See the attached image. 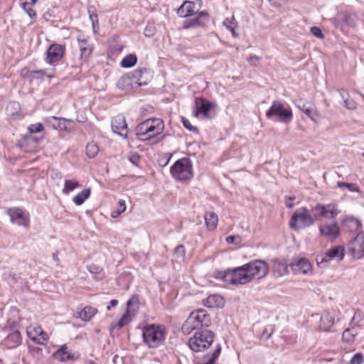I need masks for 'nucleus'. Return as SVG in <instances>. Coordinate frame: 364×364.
<instances>
[{
    "label": "nucleus",
    "instance_id": "69168bd1",
    "mask_svg": "<svg viewBox=\"0 0 364 364\" xmlns=\"http://www.w3.org/2000/svg\"><path fill=\"white\" fill-rule=\"evenodd\" d=\"M53 259L57 262H59V259H58V254L57 253H53Z\"/></svg>",
    "mask_w": 364,
    "mask_h": 364
},
{
    "label": "nucleus",
    "instance_id": "338daca9",
    "mask_svg": "<svg viewBox=\"0 0 364 364\" xmlns=\"http://www.w3.org/2000/svg\"><path fill=\"white\" fill-rule=\"evenodd\" d=\"M286 200H290L292 201L295 199V196H287L285 198Z\"/></svg>",
    "mask_w": 364,
    "mask_h": 364
},
{
    "label": "nucleus",
    "instance_id": "f8f14e48",
    "mask_svg": "<svg viewBox=\"0 0 364 364\" xmlns=\"http://www.w3.org/2000/svg\"><path fill=\"white\" fill-rule=\"evenodd\" d=\"M319 232L321 235L331 241L335 240L340 235V228L336 222L326 223L321 225Z\"/></svg>",
    "mask_w": 364,
    "mask_h": 364
},
{
    "label": "nucleus",
    "instance_id": "a211bd4d",
    "mask_svg": "<svg viewBox=\"0 0 364 364\" xmlns=\"http://www.w3.org/2000/svg\"><path fill=\"white\" fill-rule=\"evenodd\" d=\"M112 129L114 132L127 138L128 131L125 117L121 114L115 116L112 119Z\"/></svg>",
    "mask_w": 364,
    "mask_h": 364
},
{
    "label": "nucleus",
    "instance_id": "37998d69",
    "mask_svg": "<svg viewBox=\"0 0 364 364\" xmlns=\"http://www.w3.org/2000/svg\"><path fill=\"white\" fill-rule=\"evenodd\" d=\"M337 186L339 188H346L351 192H359L358 187L354 183L339 181L337 183Z\"/></svg>",
    "mask_w": 364,
    "mask_h": 364
},
{
    "label": "nucleus",
    "instance_id": "f704fd0d",
    "mask_svg": "<svg viewBox=\"0 0 364 364\" xmlns=\"http://www.w3.org/2000/svg\"><path fill=\"white\" fill-rule=\"evenodd\" d=\"M137 62V58L135 54H129L124 57L122 62L121 65L123 68H132L136 65Z\"/></svg>",
    "mask_w": 364,
    "mask_h": 364
},
{
    "label": "nucleus",
    "instance_id": "a878e982",
    "mask_svg": "<svg viewBox=\"0 0 364 364\" xmlns=\"http://www.w3.org/2000/svg\"><path fill=\"white\" fill-rule=\"evenodd\" d=\"M205 221L207 228L209 230H214L218 223V217L217 214L213 211L207 212L205 214Z\"/></svg>",
    "mask_w": 364,
    "mask_h": 364
},
{
    "label": "nucleus",
    "instance_id": "0e129e2a",
    "mask_svg": "<svg viewBox=\"0 0 364 364\" xmlns=\"http://www.w3.org/2000/svg\"><path fill=\"white\" fill-rule=\"evenodd\" d=\"M286 207L289 209H291L294 207V204L292 203L288 202L286 200Z\"/></svg>",
    "mask_w": 364,
    "mask_h": 364
},
{
    "label": "nucleus",
    "instance_id": "c03bdc74",
    "mask_svg": "<svg viewBox=\"0 0 364 364\" xmlns=\"http://www.w3.org/2000/svg\"><path fill=\"white\" fill-rule=\"evenodd\" d=\"M21 8L31 18L36 17V12L31 8L29 7L28 2H23L21 4Z\"/></svg>",
    "mask_w": 364,
    "mask_h": 364
},
{
    "label": "nucleus",
    "instance_id": "13d9d810",
    "mask_svg": "<svg viewBox=\"0 0 364 364\" xmlns=\"http://www.w3.org/2000/svg\"><path fill=\"white\" fill-rule=\"evenodd\" d=\"M90 19L92 21L93 29L95 30V26L98 25V17L97 14H90Z\"/></svg>",
    "mask_w": 364,
    "mask_h": 364
},
{
    "label": "nucleus",
    "instance_id": "dca6fc26",
    "mask_svg": "<svg viewBox=\"0 0 364 364\" xmlns=\"http://www.w3.org/2000/svg\"><path fill=\"white\" fill-rule=\"evenodd\" d=\"M210 19L209 14L206 11H200L196 18L188 19L183 22V28L188 29L197 26H204Z\"/></svg>",
    "mask_w": 364,
    "mask_h": 364
},
{
    "label": "nucleus",
    "instance_id": "680f3d73",
    "mask_svg": "<svg viewBox=\"0 0 364 364\" xmlns=\"http://www.w3.org/2000/svg\"><path fill=\"white\" fill-rule=\"evenodd\" d=\"M259 60V58L256 56V55H251L248 60L249 62L251 63V64H254L255 65V62H257Z\"/></svg>",
    "mask_w": 364,
    "mask_h": 364
},
{
    "label": "nucleus",
    "instance_id": "c756f323",
    "mask_svg": "<svg viewBox=\"0 0 364 364\" xmlns=\"http://www.w3.org/2000/svg\"><path fill=\"white\" fill-rule=\"evenodd\" d=\"M273 270L278 276H283L288 274V266L284 261H275Z\"/></svg>",
    "mask_w": 364,
    "mask_h": 364
},
{
    "label": "nucleus",
    "instance_id": "49530a36",
    "mask_svg": "<svg viewBox=\"0 0 364 364\" xmlns=\"http://www.w3.org/2000/svg\"><path fill=\"white\" fill-rule=\"evenodd\" d=\"M28 129L29 133H31V134L38 133V132H41V131H43V127L42 124L36 123V124H31L28 127Z\"/></svg>",
    "mask_w": 364,
    "mask_h": 364
},
{
    "label": "nucleus",
    "instance_id": "393cba45",
    "mask_svg": "<svg viewBox=\"0 0 364 364\" xmlns=\"http://www.w3.org/2000/svg\"><path fill=\"white\" fill-rule=\"evenodd\" d=\"M67 346L63 345L53 353V357L60 362L75 360V355L67 350Z\"/></svg>",
    "mask_w": 364,
    "mask_h": 364
},
{
    "label": "nucleus",
    "instance_id": "bb28decb",
    "mask_svg": "<svg viewBox=\"0 0 364 364\" xmlns=\"http://www.w3.org/2000/svg\"><path fill=\"white\" fill-rule=\"evenodd\" d=\"M343 223V226L350 231H356L361 228L360 221L353 217L346 218Z\"/></svg>",
    "mask_w": 364,
    "mask_h": 364
},
{
    "label": "nucleus",
    "instance_id": "f3484780",
    "mask_svg": "<svg viewBox=\"0 0 364 364\" xmlns=\"http://www.w3.org/2000/svg\"><path fill=\"white\" fill-rule=\"evenodd\" d=\"M149 74L148 69L144 68L134 70L127 75V77H122V80L125 81L127 78L132 79L135 80V82L137 83L138 85H145L148 84L149 78L147 77V75Z\"/></svg>",
    "mask_w": 364,
    "mask_h": 364
},
{
    "label": "nucleus",
    "instance_id": "5fc2aeb1",
    "mask_svg": "<svg viewBox=\"0 0 364 364\" xmlns=\"http://www.w3.org/2000/svg\"><path fill=\"white\" fill-rule=\"evenodd\" d=\"M182 122H183V126L189 131L197 132V130H198L197 128L192 126L188 119L183 117Z\"/></svg>",
    "mask_w": 364,
    "mask_h": 364
},
{
    "label": "nucleus",
    "instance_id": "4468645a",
    "mask_svg": "<svg viewBox=\"0 0 364 364\" xmlns=\"http://www.w3.org/2000/svg\"><path fill=\"white\" fill-rule=\"evenodd\" d=\"M291 269L294 274H311L313 272L311 263L306 258L294 259Z\"/></svg>",
    "mask_w": 364,
    "mask_h": 364
},
{
    "label": "nucleus",
    "instance_id": "8fccbe9b",
    "mask_svg": "<svg viewBox=\"0 0 364 364\" xmlns=\"http://www.w3.org/2000/svg\"><path fill=\"white\" fill-rule=\"evenodd\" d=\"M226 242L228 244H239L241 242V237L239 235H230L226 237Z\"/></svg>",
    "mask_w": 364,
    "mask_h": 364
},
{
    "label": "nucleus",
    "instance_id": "e2e57ef3",
    "mask_svg": "<svg viewBox=\"0 0 364 364\" xmlns=\"http://www.w3.org/2000/svg\"><path fill=\"white\" fill-rule=\"evenodd\" d=\"M144 33L146 36H151L153 35L151 31L148 28H146Z\"/></svg>",
    "mask_w": 364,
    "mask_h": 364
},
{
    "label": "nucleus",
    "instance_id": "423d86ee",
    "mask_svg": "<svg viewBox=\"0 0 364 364\" xmlns=\"http://www.w3.org/2000/svg\"><path fill=\"white\" fill-rule=\"evenodd\" d=\"M170 171L177 181L189 180L193 176L191 161L186 157L177 160L171 167Z\"/></svg>",
    "mask_w": 364,
    "mask_h": 364
},
{
    "label": "nucleus",
    "instance_id": "4c0bfd02",
    "mask_svg": "<svg viewBox=\"0 0 364 364\" xmlns=\"http://www.w3.org/2000/svg\"><path fill=\"white\" fill-rule=\"evenodd\" d=\"M297 107L305 113L309 118L314 120L313 112L314 110L311 107H308L303 101L299 100L296 104Z\"/></svg>",
    "mask_w": 364,
    "mask_h": 364
},
{
    "label": "nucleus",
    "instance_id": "0eeeda50",
    "mask_svg": "<svg viewBox=\"0 0 364 364\" xmlns=\"http://www.w3.org/2000/svg\"><path fill=\"white\" fill-rule=\"evenodd\" d=\"M266 116L269 119L276 117L281 122H289L292 118V112L290 108L285 107L280 101L275 100L267 112Z\"/></svg>",
    "mask_w": 364,
    "mask_h": 364
},
{
    "label": "nucleus",
    "instance_id": "774afa93",
    "mask_svg": "<svg viewBox=\"0 0 364 364\" xmlns=\"http://www.w3.org/2000/svg\"><path fill=\"white\" fill-rule=\"evenodd\" d=\"M85 364H97V363L92 360H87V361H85Z\"/></svg>",
    "mask_w": 364,
    "mask_h": 364
},
{
    "label": "nucleus",
    "instance_id": "4d7b16f0",
    "mask_svg": "<svg viewBox=\"0 0 364 364\" xmlns=\"http://www.w3.org/2000/svg\"><path fill=\"white\" fill-rule=\"evenodd\" d=\"M175 254L183 257L185 255V247L183 245H178L175 249Z\"/></svg>",
    "mask_w": 364,
    "mask_h": 364
},
{
    "label": "nucleus",
    "instance_id": "09e8293b",
    "mask_svg": "<svg viewBox=\"0 0 364 364\" xmlns=\"http://www.w3.org/2000/svg\"><path fill=\"white\" fill-rule=\"evenodd\" d=\"M311 32L318 38L323 39L324 38V35L323 34L321 29L317 26L311 27Z\"/></svg>",
    "mask_w": 364,
    "mask_h": 364
},
{
    "label": "nucleus",
    "instance_id": "f03ea898",
    "mask_svg": "<svg viewBox=\"0 0 364 364\" xmlns=\"http://www.w3.org/2000/svg\"><path fill=\"white\" fill-rule=\"evenodd\" d=\"M166 333L163 325L146 324L142 329L143 341L149 348H157L164 344Z\"/></svg>",
    "mask_w": 364,
    "mask_h": 364
},
{
    "label": "nucleus",
    "instance_id": "de8ad7c7",
    "mask_svg": "<svg viewBox=\"0 0 364 364\" xmlns=\"http://www.w3.org/2000/svg\"><path fill=\"white\" fill-rule=\"evenodd\" d=\"M363 362V356L360 353L355 354L350 359V364H362Z\"/></svg>",
    "mask_w": 364,
    "mask_h": 364
},
{
    "label": "nucleus",
    "instance_id": "4be33fe9",
    "mask_svg": "<svg viewBox=\"0 0 364 364\" xmlns=\"http://www.w3.org/2000/svg\"><path fill=\"white\" fill-rule=\"evenodd\" d=\"M196 4L191 1H185L177 10L179 16L185 18L196 14Z\"/></svg>",
    "mask_w": 364,
    "mask_h": 364
},
{
    "label": "nucleus",
    "instance_id": "864d4df0",
    "mask_svg": "<svg viewBox=\"0 0 364 364\" xmlns=\"http://www.w3.org/2000/svg\"><path fill=\"white\" fill-rule=\"evenodd\" d=\"M37 333L39 334L38 338H41L43 345L49 338L48 334L42 328H37Z\"/></svg>",
    "mask_w": 364,
    "mask_h": 364
},
{
    "label": "nucleus",
    "instance_id": "052dcab7",
    "mask_svg": "<svg viewBox=\"0 0 364 364\" xmlns=\"http://www.w3.org/2000/svg\"><path fill=\"white\" fill-rule=\"evenodd\" d=\"M10 338H14L16 342H19L20 334L18 332H15L9 336Z\"/></svg>",
    "mask_w": 364,
    "mask_h": 364
},
{
    "label": "nucleus",
    "instance_id": "aec40b11",
    "mask_svg": "<svg viewBox=\"0 0 364 364\" xmlns=\"http://www.w3.org/2000/svg\"><path fill=\"white\" fill-rule=\"evenodd\" d=\"M134 301H137V299L133 296L132 299H130L127 303V310L124 314L122 317L119 320V321L117 323V326L118 328H121L124 327V326L127 325L129 323H130L133 318L136 315V311L134 309H130L131 306L132 305Z\"/></svg>",
    "mask_w": 364,
    "mask_h": 364
},
{
    "label": "nucleus",
    "instance_id": "473e14b6",
    "mask_svg": "<svg viewBox=\"0 0 364 364\" xmlns=\"http://www.w3.org/2000/svg\"><path fill=\"white\" fill-rule=\"evenodd\" d=\"M90 189H84L73 198V201L75 205H82L85 200L90 197Z\"/></svg>",
    "mask_w": 364,
    "mask_h": 364
},
{
    "label": "nucleus",
    "instance_id": "b1692460",
    "mask_svg": "<svg viewBox=\"0 0 364 364\" xmlns=\"http://www.w3.org/2000/svg\"><path fill=\"white\" fill-rule=\"evenodd\" d=\"M334 323V316L328 312L325 311L323 314H322L321 318H320V324H319V328L321 331H328L330 328L333 325Z\"/></svg>",
    "mask_w": 364,
    "mask_h": 364
},
{
    "label": "nucleus",
    "instance_id": "bf43d9fd",
    "mask_svg": "<svg viewBox=\"0 0 364 364\" xmlns=\"http://www.w3.org/2000/svg\"><path fill=\"white\" fill-rule=\"evenodd\" d=\"M118 304V301L116 299H112L109 302V304L107 306V310L109 311L112 307L117 306Z\"/></svg>",
    "mask_w": 364,
    "mask_h": 364
},
{
    "label": "nucleus",
    "instance_id": "6e6552de",
    "mask_svg": "<svg viewBox=\"0 0 364 364\" xmlns=\"http://www.w3.org/2000/svg\"><path fill=\"white\" fill-rule=\"evenodd\" d=\"M348 252L354 259L364 257V232L361 231L348 243Z\"/></svg>",
    "mask_w": 364,
    "mask_h": 364
},
{
    "label": "nucleus",
    "instance_id": "e433bc0d",
    "mask_svg": "<svg viewBox=\"0 0 364 364\" xmlns=\"http://www.w3.org/2000/svg\"><path fill=\"white\" fill-rule=\"evenodd\" d=\"M79 186L80 183L78 181L75 180H66L64 183L63 192L65 194H68L70 192L73 191L75 188Z\"/></svg>",
    "mask_w": 364,
    "mask_h": 364
},
{
    "label": "nucleus",
    "instance_id": "c9c22d12",
    "mask_svg": "<svg viewBox=\"0 0 364 364\" xmlns=\"http://www.w3.org/2000/svg\"><path fill=\"white\" fill-rule=\"evenodd\" d=\"M223 297L219 295L209 296L206 299L207 306L211 308L219 307L223 304Z\"/></svg>",
    "mask_w": 364,
    "mask_h": 364
},
{
    "label": "nucleus",
    "instance_id": "58836bf2",
    "mask_svg": "<svg viewBox=\"0 0 364 364\" xmlns=\"http://www.w3.org/2000/svg\"><path fill=\"white\" fill-rule=\"evenodd\" d=\"M99 148L94 142H90L86 146V154L89 158H94L98 153Z\"/></svg>",
    "mask_w": 364,
    "mask_h": 364
},
{
    "label": "nucleus",
    "instance_id": "cd10ccee",
    "mask_svg": "<svg viewBox=\"0 0 364 364\" xmlns=\"http://www.w3.org/2000/svg\"><path fill=\"white\" fill-rule=\"evenodd\" d=\"M65 121L66 119L65 118H58L54 116L48 117L46 119V122L55 129H65Z\"/></svg>",
    "mask_w": 364,
    "mask_h": 364
},
{
    "label": "nucleus",
    "instance_id": "ddd939ff",
    "mask_svg": "<svg viewBox=\"0 0 364 364\" xmlns=\"http://www.w3.org/2000/svg\"><path fill=\"white\" fill-rule=\"evenodd\" d=\"M148 136L141 138L142 141H146L156 137L164 132V124L163 121L159 118L149 119Z\"/></svg>",
    "mask_w": 364,
    "mask_h": 364
},
{
    "label": "nucleus",
    "instance_id": "1a4fd4ad",
    "mask_svg": "<svg viewBox=\"0 0 364 364\" xmlns=\"http://www.w3.org/2000/svg\"><path fill=\"white\" fill-rule=\"evenodd\" d=\"M345 255V248L343 246L338 245L334 246L329 249L325 255L317 257L316 261L318 264L327 262L328 260L332 259H338V261H341Z\"/></svg>",
    "mask_w": 364,
    "mask_h": 364
},
{
    "label": "nucleus",
    "instance_id": "6e6d98bb",
    "mask_svg": "<svg viewBox=\"0 0 364 364\" xmlns=\"http://www.w3.org/2000/svg\"><path fill=\"white\" fill-rule=\"evenodd\" d=\"M21 75L23 78H29L32 80V70H28L27 68H24L21 70Z\"/></svg>",
    "mask_w": 364,
    "mask_h": 364
},
{
    "label": "nucleus",
    "instance_id": "72a5a7b5",
    "mask_svg": "<svg viewBox=\"0 0 364 364\" xmlns=\"http://www.w3.org/2000/svg\"><path fill=\"white\" fill-rule=\"evenodd\" d=\"M341 20L349 26H354L357 21V16L355 14L343 12L340 14Z\"/></svg>",
    "mask_w": 364,
    "mask_h": 364
},
{
    "label": "nucleus",
    "instance_id": "6ab92c4d",
    "mask_svg": "<svg viewBox=\"0 0 364 364\" xmlns=\"http://www.w3.org/2000/svg\"><path fill=\"white\" fill-rule=\"evenodd\" d=\"M221 352V346L216 343L212 353H208L202 358H196L194 360L196 364H215Z\"/></svg>",
    "mask_w": 364,
    "mask_h": 364
},
{
    "label": "nucleus",
    "instance_id": "7ed1b4c3",
    "mask_svg": "<svg viewBox=\"0 0 364 364\" xmlns=\"http://www.w3.org/2000/svg\"><path fill=\"white\" fill-rule=\"evenodd\" d=\"M317 220L316 215L311 213L306 207L297 208L293 213L289 221V227L296 231L313 225Z\"/></svg>",
    "mask_w": 364,
    "mask_h": 364
},
{
    "label": "nucleus",
    "instance_id": "5701e85b",
    "mask_svg": "<svg viewBox=\"0 0 364 364\" xmlns=\"http://www.w3.org/2000/svg\"><path fill=\"white\" fill-rule=\"evenodd\" d=\"M8 214L9 215L13 223H16L18 225H27L21 209L10 208L8 210Z\"/></svg>",
    "mask_w": 364,
    "mask_h": 364
},
{
    "label": "nucleus",
    "instance_id": "3c124183",
    "mask_svg": "<svg viewBox=\"0 0 364 364\" xmlns=\"http://www.w3.org/2000/svg\"><path fill=\"white\" fill-rule=\"evenodd\" d=\"M129 160L132 164L137 166L140 161V156L137 153H132L129 155Z\"/></svg>",
    "mask_w": 364,
    "mask_h": 364
},
{
    "label": "nucleus",
    "instance_id": "603ef678",
    "mask_svg": "<svg viewBox=\"0 0 364 364\" xmlns=\"http://www.w3.org/2000/svg\"><path fill=\"white\" fill-rule=\"evenodd\" d=\"M87 270L92 274H100L102 269L100 266L92 264L87 266Z\"/></svg>",
    "mask_w": 364,
    "mask_h": 364
},
{
    "label": "nucleus",
    "instance_id": "a19ab883",
    "mask_svg": "<svg viewBox=\"0 0 364 364\" xmlns=\"http://www.w3.org/2000/svg\"><path fill=\"white\" fill-rule=\"evenodd\" d=\"M126 210V203L124 200H119L117 203V208L116 210L112 211L111 216L114 218L118 217L120 214Z\"/></svg>",
    "mask_w": 364,
    "mask_h": 364
},
{
    "label": "nucleus",
    "instance_id": "9d476101",
    "mask_svg": "<svg viewBox=\"0 0 364 364\" xmlns=\"http://www.w3.org/2000/svg\"><path fill=\"white\" fill-rule=\"evenodd\" d=\"M314 209L318 213L319 216L328 219H334L340 213L336 203L327 205L317 203Z\"/></svg>",
    "mask_w": 364,
    "mask_h": 364
},
{
    "label": "nucleus",
    "instance_id": "39448f33",
    "mask_svg": "<svg viewBox=\"0 0 364 364\" xmlns=\"http://www.w3.org/2000/svg\"><path fill=\"white\" fill-rule=\"evenodd\" d=\"M210 323V317L206 311L199 309L190 314L183 325V329L202 331V328L209 326Z\"/></svg>",
    "mask_w": 364,
    "mask_h": 364
},
{
    "label": "nucleus",
    "instance_id": "7c9ffc66",
    "mask_svg": "<svg viewBox=\"0 0 364 364\" xmlns=\"http://www.w3.org/2000/svg\"><path fill=\"white\" fill-rule=\"evenodd\" d=\"M37 328H42L41 326H30L27 328L26 332L28 338L33 341L35 343L43 345V341L41 338H38V333H37Z\"/></svg>",
    "mask_w": 364,
    "mask_h": 364
},
{
    "label": "nucleus",
    "instance_id": "ea45409f",
    "mask_svg": "<svg viewBox=\"0 0 364 364\" xmlns=\"http://www.w3.org/2000/svg\"><path fill=\"white\" fill-rule=\"evenodd\" d=\"M235 24L236 21L234 16L231 17L230 18H226L223 21V25L232 33L233 37L238 36V35L235 33Z\"/></svg>",
    "mask_w": 364,
    "mask_h": 364
},
{
    "label": "nucleus",
    "instance_id": "c85d7f7f",
    "mask_svg": "<svg viewBox=\"0 0 364 364\" xmlns=\"http://www.w3.org/2000/svg\"><path fill=\"white\" fill-rule=\"evenodd\" d=\"M97 313V309L85 306L79 312V317L85 321H90Z\"/></svg>",
    "mask_w": 364,
    "mask_h": 364
},
{
    "label": "nucleus",
    "instance_id": "79ce46f5",
    "mask_svg": "<svg viewBox=\"0 0 364 364\" xmlns=\"http://www.w3.org/2000/svg\"><path fill=\"white\" fill-rule=\"evenodd\" d=\"M354 330L353 329H346L343 332V335H342V338H343V340L348 342V343H351L354 341V338H355V333H354Z\"/></svg>",
    "mask_w": 364,
    "mask_h": 364
},
{
    "label": "nucleus",
    "instance_id": "f257e3e1",
    "mask_svg": "<svg viewBox=\"0 0 364 364\" xmlns=\"http://www.w3.org/2000/svg\"><path fill=\"white\" fill-rule=\"evenodd\" d=\"M269 272L267 263L262 259L251 261L242 266L220 272L223 279L231 284H246L254 279L264 278Z\"/></svg>",
    "mask_w": 364,
    "mask_h": 364
},
{
    "label": "nucleus",
    "instance_id": "2f4dec72",
    "mask_svg": "<svg viewBox=\"0 0 364 364\" xmlns=\"http://www.w3.org/2000/svg\"><path fill=\"white\" fill-rule=\"evenodd\" d=\"M149 119H146L141 123H140L136 127V136L139 137V139L141 140V138H144L148 136V126L149 124Z\"/></svg>",
    "mask_w": 364,
    "mask_h": 364
},
{
    "label": "nucleus",
    "instance_id": "20e7f679",
    "mask_svg": "<svg viewBox=\"0 0 364 364\" xmlns=\"http://www.w3.org/2000/svg\"><path fill=\"white\" fill-rule=\"evenodd\" d=\"M215 333L208 329L198 331L189 338L188 346L194 352H201L210 348L214 341Z\"/></svg>",
    "mask_w": 364,
    "mask_h": 364
},
{
    "label": "nucleus",
    "instance_id": "412c9836",
    "mask_svg": "<svg viewBox=\"0 0 364 364\" xmlns=\"http://www.w3.org/2000/svg\"><path fill=\"white\" fill-rule=\"evenodd\" d=\"M211 107L212 104L210 102L206 101L203 98H196L195 101V115L198 116V114H202L204 117H207Z\"/></svg>",
    "mask_w": 364,
    "mask_h": 364
},
{
    "label": "nucleus",
    "instance_id": "a18cd8bd",
    "mask_svg": "<svg viewBox=\"0 0 364 364\" xmlns=\"http://www.w3.org/2000/svg\"><path fill=\"white\" fill-rule=\"evenodd\" d=\"M32 80L33 79L42 78L44 75H46L49 77H51L50 75L47 73L46 70H32Z\"/></svg>",
    "mask_w": 364,
    "mask_h": 364
},
{
    "label": "nucleus",
    "instance_id": "9b49d317",
    "mask_svg": "<svg viewBox=\"0 0 364 364\" xmlns=\"http://www.w3.org/2000/svg\"><path fill=\"white\" fill-rule=\"evenodd\" d=\"M65 46L58 43L51 44L46 52V60L50 64L59 62L63 57Z\"/></svg>",
    "mask_w": 364,
    "mask_h": 364
},
{
    "label": "nucleus",
    "instance_id": "2eb2a0df",
    "mask_svg": "<svg viewBox=\"0 0 364 364\" xmlns=\"http://www.w3.org/2000/svg\"><path fill=\"white\" fill-rule=\"evenodd\" d=\"M78 48L80 52V60L85 62L90 57L94 47L88 41V38L79 36L77 38Z\"/></svg>",
    "mask_w": 364,
    "mask_h": 364
}]
</instances>
